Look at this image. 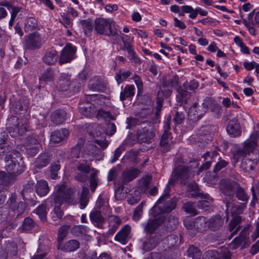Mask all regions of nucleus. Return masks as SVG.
<instances>
[{"mask_svg": "<svg viewBox=\"0 0 259 259\" xmlns=\"http://www.w3.org/2000/svg\"><path fill=\"white\" fill-rule=\"evenodd\" d=\"M74 189L67 188L65 184L59 185L54 193V208L52 213V218L54 221L62 218L63 212L61 208V205L64 202L72 203L74 200Z\"/></svg>", "mask_w": 259, "mask_h": 259, "instance_id": "1", "label": "nucleus"}, {"mask_svg": "<svg viewBox=\"0 0 259 259\" xmlns=\"http://www.w3.org/2000/svg\"><path fill=\"white\" fill-rule=\"evenodd\" d=\"M116 23L109 18H97L95 21V30L97 33L109 36L114 41L120 39V32L117 28Z\"/></svg>", "mask_w": 259, "mask_h": 259, "instance_id": "2", "label": "nucleus"}, {"mask_svg": "<svg viewBox=\"0 0 259 259\" xmlns=\"http://www.w3.org/2000/svg\"><path fill=\"white\" fill-rule=\"evenodd\" d=\"M5 161L6 169L9 173L19 175L24 170V163L19 152L15 151L7 155Z\"/></svg>", "mask_w": 259, "mask_h": 259, "instance_id": "3", "label": "nucleus"}, {"mask_svg": "<svg viewBox=\"0 0 259 259\" xmlns=\"http://www.w3.org/2000/svg\"><path fill=\"white\" fill-rule=\"evenodd\" d=\"M7 204L9 208L10 211L13 212L17 217L23 214L26 209V203L22 201L18 200L16 194L11 195L7 202Z\"/></svg>", "mask_w": 259, "mask_h": 259, "instance_id": "4", "label": "nucleus"}, {"mask_svg": "<svg viewBox=\"0 0 259 259\" xmlns=\"http://www.w3.org/2000/svg\"><path fill=\"white\" fill-rule=\"evenodd\" d=\"M170 117L167 118L164 123L163 126L164 133L163 134L161 139L160 141V145L161 148V150L163 152H167L171 148V144L172 143L170 138V135L168 133L170 126Z\"/></svg>", "mask_w": 259, "mask_h": 259, "instance_id": "5", "label": "nucleus"}, {"mask_svg": "<svg viewBox=\"0 0 259 259\" xmlns=\"http://www.w3.org/2000/svg\"><path fill=\"white\" fill-rule=\"evenodd\" d=\"M248 227L245 228L240 233V235L236 237L230 244V248L232 249H235L239 247L244 248L246 244L248 242L249 234Z\"/></svg>", "mask_w": 259, "mask_h": 259, "instance_id": "6", "label": "nucleus"}, {"mask_svg": "<svg viewBox=\"0 0 259 259\" xmlns=\"http://www.w3.org/2000/svg\"><path fill=\"white\" fill-rule=\"evenodd\" d=\"M207 109L206 102L203 103L201 106H198V104L195 103L189 111L188 115L191 120H197L200 119L205 113Z\"/></svg>", "mask_w": 259, "mask_h": 259, "instance_id": "7", "label": "nucleus"}, {"mask_svg": "<svg viewBox=\"0 0 259 259\" xmlns=\"http://www.w3.org/2000/svg\"><path fill=\"white\" fill-rule=\"evenodd\" d=\"M24 146L28 154L33 156L38 153L40 145L36 136H29L26 139Z\"/></svg>", "mask_w": 259, "mask_h": 259, "instance_id": "8", "label": "nucleus"}, {"mask_svg": "<svg viewBox=\"0 0 259 259\" xmlns=\"http://www.w3.org/2000/svg\"><path fill=\"white\" fill-rule=\"evenodd\" d=\"M191 170L181 165L176 168L172 173V177L169 181V183H172L179 179L185 180L190 177Z\"/></svg>", "mask_w": 259, "mask_h": 259, "instance_id": "9", "label": "nucleus"}, {"mask_svg": "<svg viewBox=\"0 0 259 259\" xmlns=\"http://www.w3.org/2000/svg\"><path fill=\"white\" fill-rule=\"evenodd\" d=\"M231 253L225 248L219 254L216 250H209L205 252L203 259H230Z\"/></svg>", "mask_w": 259, "mask_h": 259, "instance_id": "10", "label": "nucleus"}, {"mask_svg": "<svg viewBox=\"0 0 259 259\" xmlns=\"http://www.w3.org/2000/svg\"><path fill=\"white\" fill-rule=\"evenodd\" d=\"M154 136V130L151 127H144L138 133V138L141 142L150 143Z\"/></svg>", "mask_w": 259, "mask_h": 259, "instance_id": "11", "label": "nucleus"}, {"mask_svg": "<svg viewBox=\"0 0 259 259\" xmlns=\"http://www.w3.org/2000/svg\"><path fill=\"white\" fill-rule=\"evenodd\" d=\"M75 52V49L70 44H67L62 51L60 58V63L62 64L68 62L73 59V55Z\"/></svg>", "mask_w": 259, "mask_h": 259, "instance_id": "12", "label": "nucleus"}, {"mask_svg": "<svg viewBox=\"0 0 259 259\" xmlns=\"http://www.w3.org/2000/svg\"><path fill=\"white\" fill-rule=\"evenodd\" d=\"M228 134L232 137H237L241 135V130L238 120L233 118L229 121L226 128Z\"/></svg>", "mask_w": 259, "mask_h": 259, "instance_id": "13", "label": "nucleus"}, {"mask_svg": "<svg viewBox=\"0 0 259 259\" xmlns=\"http://www.w3.org/2000/svg\"><path fill=\"white\" fill-rule=\"evenodd\" d=\"M41 45V39L37 33H32L28 35L25 40V45L30 49L39 48Z\"/></svg>", "mask_w": 259, "mask_h": 259, "instance_id": "14", "label": "nucleus"}, {"mask_svg": "<svg viewBox=\"0 0 259 259\" xmlns=\"http://www.w3.org/2000/svg\"><path fill=\"white\" fill-rule=\"evenodd\" d=\"M139 174L140 171L136 168H132L123 171L120 178L122 185L133 180Z\"/></svg>", "mask_w": 259, "mask_h": 259, "instance_id": "15", "label": "nucleus"}, {"mask_svg": "<svg viewBox=\"0 0 259 259\" xmlns=\"http://www.w3.org/2000/svg\"><path fill=\"white\" fill-rule=\"evenodd\" d=\"M194 226L198 232H202L210 227V221L204 217H199L194 221Z\"/></svg>", "mask_w": 259, "mask_h": 259, "instance_id": "16", "label": "nucleus"}, {"mask_svg": "<svg viewBox=\"0 0 259 259\" xmlns=\"http://www.w3.org/2000/svg\"><path fill=\"white\" fill-rule=\"evenodd\" d=\"M130 231L131 227L130 226H124L115 235L114 239L122 244H125L126 242V239L128 237Z\"/></svg>", "mask_w": 259, "mask_h": 259, "instance_id": "17", "label": "nucleus"}, {"mask_svg": "<svg viewBox=\"0 0 259 259\" xmlns=\"http://www.w3.org/2000/svg\"><path fill=\"white\" fill-rule=\"evenodd\" d=\"M121 38L118 41H114L116 42H118L120 41L121 39L123 41V45L125 49L127 50L128 54L133 58H134L135 57V53L133 48V43L134 42V38H130L128 35H123L122 36L121 35Z\"/></svg>", "mask_w": 259, "mask_h": 259, "instance_id": "18", "label": "nucleus"}, {"mask_svg": "<svg viewBox=\"0 0 259 259\" xmlns=\"http://www.w3.org/2000/svg\"><path fill=\"white\" fill-rule=\"evenodd\" d=\"M68 134L69 132L66 129L55 131L51 135V141L54 143H59L64 140Z\"/></svg>", "mask_w": 259, "mask_h": 259, "instance_id": "19", "label": "nucleus"}, {"mask_svg": "<svg viewBox=\"0 0 259 259\" xmlns=\"http://www.w3.org/2000/svg\"><path fill=\"white\" fill-rule=\"evenodd\" d=\"M36 193L40 197L46 196L49 192L48 184L45 180H41L37 182L35 186Z\"/></svg>", "mask_w": 259, "mask_h": 259, "instance_id": "20", "label": "nucleus"}, {"mask_svg": "<svg viewBox=\"0 0 259 259\" xmlns=\"http://www.w3.org/2000/svg\"><path fill=\"white\" fill-rule=\"evenodd\" d=\"M256 144L255 143L251 142L247 140L244 145V147L243 149V151H238L237 153L234 155V158L236 160V161L240 158V157L243 156L244 153H249L252 152L256 147Z\"/></svg>", "mask_w": 259, "mask_h": 259, "instance_id": "21", "label": "nucleus"}, {"mask_svg": "<svg viewBox=\"0 0 259 259\" xmlns=\"http://www.w3.org/2000/svg\"><path fill=\"white\" fill-rule=\"evenodd\" d=\"M58 54L54 49L48 50L44 56V61L48 65L54 64L57 60Z\"/></svg>", "mask_w": 259, "mask_h": 259, "instance_id": "22", "label": "nucleus"}, {"mask_svg": "<svg viewBox=\"0 0 259 259\" xmlns=\"http://www.w3.org/2000/svg\"><path fill=\"white\" fill-rule=\"evenodd\" d=\"M21 123L20 127H19V123H18L19 125H14L9 128V132L12 137H18L27 131V124H23V122H21Z\"/></svg>", "mask_w": 259, "mask_h": 259, "instance_id": "23", "label": "nucleus"}, {"mask_svg": "<svg viewBox=\"0 0 259 259\" xmlns=\"http://www.w3.org/2000/svg\"><path fill=\"white\" fill-rule=\"evenodd\" d=\"M79 247V243L76 240H71L65 243L63 246H59L63 251L66 252H72L76 250Z\"/></svg>", "mask_w": 259, "mask_h": 259, "instance_id": "24", "label": "nucleus"}, {"mask_svg": "<svg viewBox=\"0 0 259 259\" xmlns=\"http://www.w3.org/2000/svg\"><path fill=\"white\" fill-rule=\"evenodd\" d=\"M66 113L63 110H57L54 112L52 116V121L57 124L62 123L65 120Z\"/></svg>", "mask_w": 259, "mask_h": 259, "instance_id": "25", "label": "nucleus"}, {"mask_svg": "<svg viewBox=\"0 0 259 259\" xmlns=\"http://www.w3.org/2000/svg\"><path fill=\"white\" fill-rule=\"evenodd\" d=\"M243 23L244 25L247 28L250 34L253 36H255L257 34L258 31L257 29L259 28L258 25L253 19L251 20H246L245 19H243Z\"/></svg>", "mask_w": 259, "mask_h": 259, "instance_id": "26", "label": "nucleus"}, {"mask_svg": "<svg viewBox=\"0 0 259 259\" xmlns=\"http://www.w3.org/2000/svg\"><path fill=\"white\" fill-rule=\"evenodd\" d=\"M111 228L108 230L109 234H113L118 226L121 224V221L119 218L115 215H111L108 219Z\"/></svg>", "mask_w": 259, "mask_h": 259, "instance_id": "27", "label": "nucleus"}, {"mask_svg": "<svg viewBox=\"0 0 259 259\" xmlns=\"http://www.w3.org/2000/svg\"><path fill=\"white\" fill-rule=\"evenodd\" d=\"M241 218L240 216H235L233 220L230 222L229 225V230L231 233L232 237L237 233L239 230V227L237 226L241 222Z\"/></svg>", "mask_w": 259, "mask_h": 259, "instance_id": "28", "label": "nucleus"}, {"mask_svg": "<svg viewBox=\"0 0 259 259\" xmlns=\"http://www.w3.org/2000/svg\"><path fill=\"white\" fill-rule=\"evenodd\" d=\"M69 76L67 74L62 75L59 79L57 87L59 90L62 91H66L68 89L69 85Z\"/></svg>", "mask_w": 259, "mask_h": 259, "instance_id": "29", "label": "nucleus"}, {"mask_svg": "<svg viewBox=\"0 0 259 259\" xmlns=\"http://www.w3.org/2000/svg\"><path fill=\"white\" fill-rule=\"evenodd\" d=\"M135 87L134 85L125 86L123 91L121 93L120 98L121 100H124L126 98L133 96L135 94Z\"/></svg>", "mask_w": 259, "mask_h": 259, "instance_id": "30", "label": "nucleus"}, {"mask_svg": "<svg viewBox=\"0 0 259 259\" xmlns=\"http://www.w3.org/2000/svg\"><path fill=\"white\" fill-rule=\"evenodd\" d=\"M89 189L87 187L82 188V192L80 198V208L83 209L87 205L89 200Z\"/></svg>", "mask_w": 259, "mask_h": 259, "instance_id": "31", "label": "nucleus"}, {"mask_svg": "<svg viewBox=\"0 0 259 259\" xmlns=\"http://www.w3.org/2000/svg\"><path fill=\"white\" fill-rule=\"evenodd\" d=\"M39 217L42 222L47 220V206L46 204H41L38 206L34 211Z\"/></svg>", "mask_w": 259, "mask_h": 259, "instance_id": "32", "label": "nucleus"}, {"mask_svg": "<svg viewBox=\"0 0 259 259\" xmlns=\"http://www.w3.org/2000/svg\"><path fill=\"white\" fill-rule=\"evenodd\" d=\"M69 228L68 225H64L60 228L58 235V246L61 245V242L67 236Z\"/></svg>", "mask_w": 259, "mask_h": 259, "instance_id": "33", "label": "nucleus"}, {"mask_svg": "<svg viewBox=\"0 0 259 259\" xmlns=\"http://www.w3.org/2000/svg\"><path fill=\"white\" fill-rule=\"evenodd\" d=\"M54 78V73L51 70H47L44 72L40 77L41 83H47L53 80Z\"/></svg>", "mask_w": 259, "mask_h": 259, "instance_id": "34", "label": "nucleus"}, {"mask_svg": "<svg viewBox=\"0 0 259 259\" xmlns=\"http://www.w3.org/2000/svg\"><path fill=\"white\" fill-rule=\"evenodd\" d=\"M49 162V159L46 154L40 155L36 160L35 165L37 167L41 168L46 166Z\"/></svg>", "mask_w": 259, "mask_h": 259, "instance_id": "35", "label": "nucleus"}, {"mask_svg": "<svg viewBox=\"0 0 259 259\" xmlns=\"http://www.w3.org/2000/svg\"><path fill=\"white\" fill-rule=\"evenodd\" d=\"M161 221L158 219L153 220L147 223L145 227V231L147 233H152L159 226Z\"/></svg>", "mask_w": 259, "mask_h": 259, "instance_id": "36", "label": "nucleus"}, {"mask_svg": "<svg viewBox=\"0 0 259 259\" xmlns=\"http://www.w3.org/2000/svg\"><path fill=\"white\" fill-rule=\"evenodd\" d=\"M37 25V20L33 17H30L27 19L25 24V29L26 31H31L35 29Z\"/></svg>", "mask_w": 259, "mask_h": 259, "instance_id": "37", "label": "nucleus"}, {"mask_svg": "<svg viewBox=\"0 0 259 259\" xmlns=\"http://www.w3.org/2000/svg\"><path fill=\"white\" fill-rule=\"evenodd\" d=\"M34 225L33 220L30 218H26L22 225V230L27 231L33 228Z\"/></svg>", "mask_w": 259, "mask_h": 259, "instance_id": "38", "label": "nucleus"}, {"mask_svg": "<svg viewBox=\"0 0 259 259\" xmlns=\"http://www.w3.org/2000/svg\"><path fill=\"white\" fill-rule=\"evenodd\" d=\"M145 202H141L136 208L134 211L133 219L135 221H138L140 219V217L143 214V207Z\"/></svg>", "mask_w": 259, "mask_h": 259, "instance_id": "39", "label": "nucleus"}, {"mask_svg": "<svg viewBox=\"0 0 259 259\" xmlns=\"http://www.w3.org/2000/svg\"><path fill=\"white\" fill-rule=\"evenodd\" d=\"M97 117L98 118H103L105 119L113 120L114 118L108 111L99 109L97 111L96 114Z\"/></svg>", "mask_w": 259, "mask_h": 259, "instance_id": "40", "label": "nucleus"}, {"mask_svg": "<svg viewBox=\"0 0 259 259\" xmlns=\"http://www.w3.org/2000/svg\"><path fill=\"white\" fill-rule=\"evenodd\" d=\"M256 161L252 160L249 158L245 159L242 162V166H245V168L246 170H252L256 165Z\"/></svg>", "mask_w": 259, "mask_h": 259, "instance_id": "41", "label": "nucleus"}, {"mask_svg": "<svg viewBox=\"0 0 259 259\" xmlns=\"http://www.w3.org/2000/svg\"><path fill=\"white\" fill-rule=\"evenodd\" d=\"M183 208L187 213L192 215L197 214L196 210L193 203L190 202H187L184 204Z\"/></svg>", "mask_w": 259, "mask_h": 259, "instance_id": "42", "label": "nucleus"}, {"mask_svg": "<svg viewBox=\"0 0 259 259\" xmlns=\"http://www.w3.org/2000/svg\"><path fill=\"white\" fill-rule=\"evenodd\" d=\"M131 73L130 71L126 72H119L117 73L115 76L116 80L117 83L119 84L124 80L126 79L127 77L130 76Z\"/></svg>", "mask_w": 259, "mask_h": 259, "instance_id": "43", "label": "nucleus"}, {"mask_svg": "<svg viewBox=\"0 0 259 259\" xmlns=\"http://www.w3.org/2000/svg\"><path fill=\"white\" fill-rule=\"evenodd\" d=\"M236 196L237 198L243 201H247L248 199V197L244 192V190L239 187L237 189L236 192Z\"/></svg>", "mask_w": 259, "mask_h": 259, "instance_id": "44", "label": "nucleus"}, {"mask_svg": "<svg viewBox=\"0 0 259 259\" xmlns=\"http://www.w3.org/2000/svg\"><path fill=\"white\" fill-rule=\"evenodd\" d=\"M60 169V165L58 163L52 164L50 167L51 177L53 179H56L58 176V171Z\"/></svg>", "mask_w": 259, "mask_h": 259, "instance_id": "45", "label": "nucleus"}, {"mask_svg": "<svg viewBox=\"0 0 259 259\" xmlns=\"http://www.w3.org/2000/svg\"><path fill=\"white\" fill-rule=\"evenodd\" d=\"M97 174V172L94 171L91 174L90 177V185L91 187V190L93 192L95 191V189L98 185Z\"/></svg>", "mask_w": 259, "mask_h": 259, "instance_id": "46", "label": "nucleus"}, {"mask_svg": "<svg viewBox=\"0 0 259 259\" xmlns=\"http://www.w3.org/2000/svg\"><path fill=\"white\" fill-rule=\"evenodd\" d=\"M76 169L80 172H82V174H85L87 175H88L90 171V166L88 164L83 163H81L79 164L77 166Z\"/></svg>", "mask_w": 259, "mask_h": 259, "instance_id": "47", "label": "nucleus"}, {"mask_svg": "<svg viewBox=\"0 0 259 259\" xmlns=\"http://www.w3.org/2000/svg\"><path fill=\"white\" fill-rule=\"evenodd\" d=\"M95 111L94 106H93V108L91 106L86 107H82L81 108V112L86 116H91L92 114L94 113Z\"/></svg>", "mask_w": 259, "mask_h": 259, "instance_id": "48", "label": "nucleus"}, {"mask_svg": "<svg viewBox=\"0 0 259 259\" xmlns=\"http://www.w3.org/2000/svg\"><path fill=\"white\" fill-rule=\"evenodd\" d=\"M106 134V131H105L102 127L99 125H97L96 126V131L95 133L94 134V137H101L103 138H104V135Z\"/></svg>", "mask_w": 259, "mask_h": 259, "instance_id": "49", "label": "nucleus"}, {"mask_svg": "<svg viewBox=\"0 0 259 259\" xmlns=\"http://www.w3.org/2000/svg\"><path fill=\"white\" fill-rule=\"evenodd\" d=\"M91 218L99 223H102L104 221L103 217L98 212L92 213L91 214Z\"/></svg>", "mask_w": 259, "mask_h": 259, "instance_id": "50", "label": "nucleus"}, {"mask_svg": "<svg viewBox=\"0 0 259 259\" xmlns=\"http://www.w3.org/2000/svg\"><path fill=\"white\" fill-rule=\"evenodd\" d=\"M86 230L87 228L85 226L80 225L74 227L72 231L74 234L78 235L79 233H83L86 232Z\"/></svg>", "mask_w": 259, "mask_h": 259, "instance_id": "51", "label": "nucleus"}, {"mask_svg": "<svg viewBox=\"0 0 259 259\" xmlns=\"http://www.w3.org/2000/svg\"><path fill=\"white\" fill-rule=\"evenodd\" d=\"M133 79L134 80V82L136 83L139 91H141L143 89V82L140 77L138 75L135 74L133 77Z\"/></svg>", "mask_w": 259, "mask_h": 259, "instance_id": "52", "label": "nucleus"}, {"mask_svg": "<svg viewBox=\"0 0 259 259\" xmlns=\"http://www.w3.org/2000/svg\"><path fill=\"white\" fill-rule=\"evenodd\" d=\"M71 154L72 157L79 158L81 153V148L79 146L74 147L71 150Z\"/></svg>", "mask_w": 259, "mask_h": 259, "instance_id": "53", "label": "nucleus"}, {"mask_svg": "<svg viewBox=\"0 0 259 259\" xmlns=\"http://www.w3.org/2000/svg\"><path fill=\"white\" fill-rule=\"evenodd\" d=\"M228 164V162L225 160H220L219 161L214 168V170L215 172H217L220 170L222 168L226 167Z\"/></svg>", "mask_w": 259, "mask_h": 259, "instance_id": "54", "label": "nucleus"}, {"mask_svg": "<svg viewBox=\"0 0 259 259\" xmlns=\"http://www.w3.org/2000/svg\"><path fill=\"white\" fill-rule=\"evenodd\" d=\"M116 132V126L113 123H109L107 125V130L106 131V134L112 136Z\"/></svg>", "mask_w": 259, "mask_h": 259, "instance_id": "55", "label": "nucleus"}, {"mask_svg": "<svg viewBox=\"0 0 259 259\" xmlns=\"http://www.w3.org/2000/svg\"><path fill=\"white\" fill-rule=\"evenodd\" d=\"M184 115L183 113L177 112L176 114L174 120L175 122L177 124L181 123L184 119Z\"/></svg>", "mask_w": 259, "mask_h": 259, "instance_id": "56", "label": "nucleus"}, {"mask_svg": "<svg viewBox=\"0 0 259 259\" xmlns=\"http://www.w3.org/2000/svg\"><path fill=\"white\" fill-rule=\"evenodd\" d=\"M258 138V133L257 131H253L250 135L249 138L247 140L251 142L255 143L257 145V140Z\"/></svg>", "mask_w": 259, "mask_h": 259, "instance_id": "57", "label": "nucleus"}, {"mask_svg": "<svg viewBox=\"0 0 259 259\" xmlns=\"http://www.w3.org/2000/svg\"><path fill=\"white\" fill-rule=\"evenodd\" d=\"M75 179L81 182H84L88 179V175L85 174H82V172L78 173L75 176Z\"/></svg>", "mask_w": 259, "mask_h": 259, "instance_id": "58", "label": "nucleus"}, {"mask_svg": "<svg viewBox=\"0 0 259 259\" xmlns=\"http://www.w3.org/2000/svg\"><path fill=\"white\" fill-rule=\"evenodd\" d=\"M174 25L176 27H178L179 28L181 29H184L186 28V26L184 23L183 22H182L181 20H179L177 18H175L174 19Z\"/></svg>", "mask_w": 259, "mask_h": 259, "instance_id": "59", "label": "nucleus"}, {"mask_svg": "<svg viewBox=\"0 0 259 259\" xmlns=\"http://www.w3.org/2000/svg\"><path fill=\"white\" fill-rule=\"evenodd\" d=\"M8 215V211L4 207L0 208V223L5 221Z\"/></svg>", "mask_w": 259, "mask_h": 259, "instance_id": "60", "label": "nucleus"}, {"mask_svg": "<svg viewBox=\"0 0 259 259\" xmlns=\"http://www.w3.org/2000/svg\"><path fill=\"white\" fill-rule=\"evenodd\" d=\"M256 63L254 61L252 62H244L243 63V66L246 70H251L255 68Z\"/></svg>", "mask_w": 259, "mask_h": 259, "instance_id": "61", "label": "nucleus"}, {"mask_svg": "<svg viewBox=\"0 0 259 259\" xmlns=\"http://www.w3.org/2000/svg\"><path fill=\"white\" fill-rule=\"evenodd\" d=\"M210 202L208 201L202 200L199 202L198 206L205 210H207V208L209 207Z\"/></svg>", "mask_w": 259, "mask_h": 259, "instance_id": "62", "label": "nucleus"}, {"mask_svg": "<svg viewBox=\"0 0 259 259\" xmlns=\"http://www.w3.org/2000/svg\"><path fill=\"white\" fill-rule=\"evenodd\" d=\"M176 204L173 202H167L166 206L163 210V211L167 212H170L175 208Z\"/></svg>", "mask_w": 259, "mask_h": 259, "instance_id": "63", "label": "nucleus"}, {"mask_svg": "<svg viewBox=\"0 0 259 259\" xmlns=\"http://www.w3.org/2000/svg\"><path fill=\"white\" fill-rule=\"evenodd\" d=\"M259 251V240L254 244L250 250V252L252 254H254Z\"/></svg>", "mask_w": 259, "mask_h": 259, "instance_id": "64", "label": "nucleus"}]
</instances>
